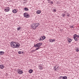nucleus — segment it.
Listing matches in <instances>:
<instances>
[{"instance_id":"f257e3e1","label":"nucleus","mask_w":79,"mask_h":79,"mask_svg":"<svg viewBox=\"0 0 79 79\" xmlns=\"http://www.w3.org/2000/svg\"><path fill=\"white\" fill-rule=\"evenodd\" d=\"M10 44L11 47H12V48H16L17 47H19V46H20L19 44L13 42H11Z\"/></svg>"},{"instance_id":"f03ea898","label":"nucleus","mask_w":79,"mask_h":79,"mask_svg":"<svg viewBox=\"0 0 79 79\" xmlns=\"http://www.w3.org/2000/svg\"><path fill=\"white\" fill-rule=\"evenodd\" d=\"M40 24L38 23H34L32 24L31 26V27L33 29H34V30H35L36 29V28L38 27L39 26Z\"/></svg>"},{"instance_id":"7ed1b4c3","label":"nucleus","mask_w":79,"mask_h":79,"mask_svg":"<svg viewBox=\"0 0 79 79\" xmlns=\"http://www.w3.org/2000/svg\"><path fill=\"white\" fill-rule=\"evenodd\" d=\"M24 17L27 18H29V15L27 13H25L24 14Z\"/></svg>"},{"instance_id":"20e7f679","label":"nucleus","mask_w":79,"mask_h":79,"mask_svg":"<svg viewBox=\"0 0 79 79\" xmlns=\"http://www.w3.org/2000/svg\"><path fill=\"white\" fill-rule=\"evenodd\" d=\"M45 39V36H43L41 38H40V39L39 40L40 41V40H43V39Z\"/></svg>"},{"instance_id":"39448f33","label":"nucleus","mask_w":79,"mask_h":79,"mask_svg":"<svg viewBox=\"0 0 79 79\" xmlns=\"http://www.w3.org/2000/svg\"><path fill=\"white\" fill-rule=\"evenodd\" d=\"M54 69L55 71H58V67H54Z\"/></svg>"},{"instance_id":"423d86ee","label":"nucleus","mask_w":79,"mask_h":79,"mask_svg":"<svg viewBox=\"0 0 79 79\" xmlns=\"http://www.w3.org/2000/svg\"><path fill=\"white\" fill-rule=\"evenodd\" d=\"M0 68L1 69H3L4 68V65L3 64H1L0 65Z\"/></svg>"},{"instance_id":"0eeeda50","label":"nucleus","mask_w":79,"mask_h":79,"mask_svg":"<svg viewBox=\"0 0 79 79\" xmlns=\"http://www.w3.org/2000/svg\"><path fill=\"white\" fill-rule=\"evenodd\" d=\"M17 11L18 10H16V9H15L13 10L12 12L14 13H16Z\"/></svg>"},{"instance_id":"6e6552de","label":"nucleus","mask_w":79,"mask_h":79,"mask_svg":"<svg viewBox=\"0 0 79 79\" xmlns=\"http://www.w3.org/2000/svg\"><path fill=\"white\" fill-rule=\"evenodd\" d=\"M5 10L6 11H9L10 10V9H9V7H7L6 9Z\"/></svg>"},{"instance_id":"1a4fd4ad","label":"nucleus","mask_w":79,"mask_h":79,"mask_svg":"<svg viewBox=\"0 0 79 79\" xmlns=\"http://www.w3.org/2000/svg\"><path fill=\"white\" fill-rule=\"evenodd\" d=\"M38 45V47H40L42 45V43H39L37 44Z\"/></svg>"},{"instance_id":"9d476101","label":"nucleus","mask_w":79,"mask_h":79,"mask_svg":"<svg viewBox=\"0 0 79 79\" xmlns=\"http://www.w3.org/2000/svg\"><path fill=\"white\" fill-rule=\"evenodd\" d=\"M39 68L40 69V70H42V69H43V67H42V66H41V65H40L39 66Z\"/></svg>"},{"instance_id":"9b49d317","label":"nucleus","mask_w":79,"mask_h":79,"mask_svg":"<svg viewBox=\"0 0 79 79\" xmlns=\"http://www.w3.org/2000/svg\"><path fill=\"white\" fill-rule=\"evenodd\" d=\"M68 41L69 42V43H71V42L72 41V40H71L70 38H68Z\"/></svg>"},{"instance_id":"f8f14e48","label":"nucleus","mask_w":79,"mask_h":79,"mask_svg":"<svg viewBox=\"0 0 79 79\" xmlns=\"http://www.w3.org/2000/svg\"><path fill=\"white\" fill-rule=\"evenodd\" d=\"M41 13V11L40 10H38L37 11L36 13L37 14H40Z\"/></svg>"},{"instance_id":"ddd939ff","label":"nucleus","mask_w":79,"mask_h":79,"mask_svg":"<svg viewBox=\"0 0 79 79\" xmlns=\"http://www.w3.org/2000/svg\"><path fill=\"white\" fill-rule=\"evenodd\" d=\"M18 73H19V74H21L23 73V72L21 70H19Z\"/></svg>"},{"instance_id":"4468645a","label":"nucleus","mask_w":79,"mask_h":79,"mask_svg":"<svg viewBox=\"0 0 79 79\" xmlns=\"http://www.w3.org/2000/svg\"><path fill=\"white\" fill-rule=\"evenodd\" d=\"M67 78H68V77L66 76L63 77H62V79H67Z\"/></svg>"},{"instance_id":"2eb2a0df","label":"nucleus","mask_w":79,"mask_h":79,"mask_svg":"<svg viewBox=\"0 0 79 79\" xmlns=\"http://www.w3.org/2000/svg\"><path fill=\"white\" fill-rule=\"evenodd\" d=\"M34 47H36V48H37V47H39V46H38V45L37 44H35V45H34Z\"/></svg>"},{"instance_id":"dca6fc26","label":"nucleus","mask_w":79,"mask_h":79,"mask_svg":"<svg viewBox=\"0 0 79 79\" xmlns=\"http://www.w3.org/2000/svg\"><path fill=\"white\" fill-rule=\"evenodd\" d=\"M74 39L75 40H76V41H77V40H78V39H77L76 37H74Z\"/></svg>"},{"instance_id":"f3484780","label":"nucleus","mask_w":79,"mask_h":79,"mask_svg":"<svg viewBox=\"0 0 79 79\" xmlns=\"http://www.w3.org/2000/svg\"><path fill=\"white\" fill-rule=\"evenodd\" d=\"M32 69H30L29 71V73H32Z\"/></svg>"},{"instance_id":"a211bd4d","label":"nucleus","mask_w":79,"mask_h":79,"mask_svg":"<svg viewBox=\"0 0 79 79\" xmlns=\"http://www.w3.org/2000/svg\"><path fill=\"white\" fill-rule=\"evenodd\" d=\"M17 29L18 31H19V30H21V27H19L18 28H17Z\"/></svg>"},{"instance_id":"6ab92c4d","label":"nucleus","mask_w":79,"mask_h":79,"mask_svg":"<svg viewBox=\"0 0 79 79\" xmlns=\"http://www.w3.org/2000/svg\"><path fill=\"white\" fill-rule=\"evenodd\" d=\"M48 3H51V4H53V1H49Z\"/></svg>"},{"instance_id":"aec40b11","label":"nucleus","mask_w":79,"mask_h":79,"mask_svg":"<svg viewBox=\"0 0 79 79\" xmlns=\"http://www.w3.org/2000/svg\"><path fill=\"white\" fill-rule=\"evenodd\" d=\"M24 10H25V11H28L29 10V9L27 8H24Z\"/></svg>"},{"instance_id":"412c9836","label":"nucleus","mask_w":79,"mask_h":79,"mask_svg":"<svg viewBox=\"0 0 79 79\" xmlns=\"http://www.w3.org/2000/svg\"><path fill=\"white\" fill-rule=\"evenodd\" d=\"M77 35L76 34H75L74 35V37H77Z\"/></svg>"},{"instance_id":"4be33fe9","label":"nucleus","mask_w":79,"mask_h":79,"mask_svg":"<svg viewBox=\"0 0 79 79\" xmlns=\"http://www.w3.org/2000/svg\"><path fill=\"white\" fill-rule=\"evenodd\" d=\"M39 48H40L38 47V48H36V49H35V50H39Z\"/></svg>"},{"instance_id":"5701e85b","label":"nucleus","mask_w":79,"mask_h":79,"mask_svg":"<svg viewBox=\"0 0 79 79\" xmlns=\"http://www.w3.org/2000/svg\"><path fill=\"white\" fill-rule=\"evenodd\" d=\"M18 53L20 55V54H21V51H19V52H18Z\"/></svg>"},{"instance_id":"b1692460","label":"nucleus","mask_w":79,"mask_h":79,"mask_svg":"<svg viewBox=\"0 0 79 79\" xmlns=\"http://www.w3.org/2000/svg\"><path fill=\"white\" fill-rule=\"evenodd\" d=\"M0 53H2V54H4V53H5V52H2V51H1L0 52Z\"/></svg>"},{"instance_id":"393cba45","label":"nucleus","mask_w":79,"mask_h":79,"mask_svg":"<svg viewBox=\"0 0 79 79\" xmlns=\"http://www.w3.org/2000/svg\"><path fill=\"white\" fill-rule=\"evenodd\" d=\"M35 52V50H32L31 51V52Z\"/></svg>"},{"instance_id":"a878e982","label":"nucleus","mask_w":79,"mask_h":79,"mask_svg":"<svg viewBox=\"0 0 79 79\" xmlns=\"http://www.w3.org/2000/svg\"><path fill=\"white\" fill-rule=\"evenodd\" d=\"M62 16H63V17H64V16H65V14H62Z\"/></svg>"},{"instance_id":"bb28decb","label":"nucleus","mask_w":79,"mask_h":79,"mask_svg":"<svg viewBox=\"0 0 79 79\" xmlns=\"http://www.w3.org/2000/svg\"><path fill=\"white\" fill-rule=\"evenodd\" d=\"M50 42H53V40H50Z\"/></svg>"},{"instance_id":"cd10ccee","label":"nucleus","mask_w":79,"mask_h":79,"mask_svg":"<svg viewBox=\"0 0 79 79\" xmlns=\"http://www.w3.org/2000/svg\"><path fill=\"white\" fill-rule=\"evenodd\" d=\"M70 28H73V26H70Z\"/></svg>"},{"instance_id":"c85d7f7f","label":"nucleus","mask_w":79,"mask_h":79,"mask_svg":"<svg viewBox=\"0 0 79 79\" xmlns=\"http://www.w3.org/2000/svg\"><path fill=\"white\" fill-rule=\"evenodd\" d=\"M76 51L77 52H78V51H79V50H78V48H77V49H76Z\"/></svg>"},{"instance_id":"c756f323","label":"nucleus","mask_w":79,"mask_h":79,"mask_svg":"<svg viewBox=\"0 0 79 79\" xmlns=\"http://www.w3.org/2000/svg\"><path fill=\"white\" fill-rule=\"evenodd\" d=\"M55 40H52V42H55Z\"/></svg>"},{"instance_id":"7c9ffc66","label":"nucleus","mask_w":79,"mask_h":79,"mask_svg":"<svg viewBox=\"0 0 79 79\" xmlns=\"http://www.w3.org/2000/svg\"><path fill=\"white\" fill-rule=\"evenodd\" d=\"M53 11L54 12H55L56 11V10H54Z\"/></svg>"},{"instance_id":"2f4dec72","label":"nucleus","mask_w":79,"mask_h":79,"mask_svg":"<svg viewBox=\"0 0 79 79\" xmlns=\"http://www.w3.org/2000/svg\"><path fill=\"white\" fill-rule=\"evenodd\" d=\"M63 77H62V76H60V78L61 79V78H62Z\"/></svg>"},{"instance_id":"473e14b6","label":"nucleus","mask_w":79,"mask_h":79,"mask_svg":"<svg viewBox=\"0 0 79 79\" xmlns=\"http://www.w3.org/2000/svg\"><path fill=\"white\" fill-rule=\"evenodd\" d=\"M2 53H1V52H0V55H2Z\"/></svg>"},{"instance_id":"72a5a7b5","label":"nucleus","mask_w":79,"mask_h":79,"mask_svg":"<svg viewBox=\"0 0 79 79\" xmlns=\"http://www.w3.org/2000/svg\"><path fill=\"white\" fill-rule=\"evenodd\" d=\"M67 16H69V15H67Z\"/></svg>"},{"instance_id":"f704fd0d","label":"nucleus","mask_w":79,"mask_h":79,"mask_svg":"<svg viewBox=\"0 0 79 79\" xmlns=\"http://www.w3.org/2000/svg\"><path fill=\"white\" fill-rule=\"evenodd\" d=\"M48 1H50V0H48Z\"/></svg>"},{"instance_id":"c9c22d12","label":"nucleus","mask_w":79,"mask_h":79,"mask_svg":"<svg viewBox=\"0 0 79 79\" xmlns=\"http://www.w3.org/2000/svg\"><path fill=\"white\" fill-rule=\"evenodd\" d=\"M65 12H66V11H65Z\"/></svg>"}]
</instances>
